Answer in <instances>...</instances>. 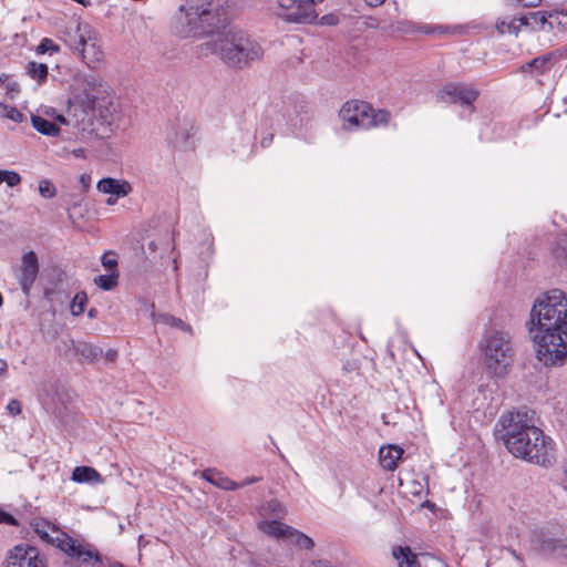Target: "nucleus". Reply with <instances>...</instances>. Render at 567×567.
Wrapping results in <instances>:
<instances>
[{"label": "nucleus", "mask_w": 567, "mask_h": 567, "mask_svg": "<svg viewBox=\"0 0 567 567\" xmlns=\"http://www.w3.org/2000/svg\"><path fill=\"white\" fill-rule=\"evenodd\" d=\"M529 332L537 359L545 367L563 365L567 360V296L553 289L538 297L530 310Z\"/></svg>", "instance_id": "nucleus-1"}, {"label": "nucleus", "mask_w": 567, "mask_h": 567, "mask_svg": "<svg viewBox=\"0 0 567 567\" xmlns=\"http://www.w3.org/2000/svg\"><path fill=\"white\" fill-rule=\"evenodd\" d=\"M499 423L504 430V444L515 457L544 467L551 466L556 462L554 441L529 423L526 413L503 414Z\"/></svg>", "instance_id": "nucleus-2"}, {"label": "nucleus", "mask_w": 567, "mask_h": 567, "mask_svg": "<svg viewBox=\"0 0 567 567\" xmlns=\"http://www.w3.org/2000/svg\"><path fill=\"white\" fill-rule=\"evenodd\" d=\"M206 44L227 66L237 70L248 68L264 55L261 45L247 32L237 28H228L212 35Z\"/></svg>", "instance_id": "nucleus-3"}, {"label": "nucleus", "mask_w": 567, "mask_h": 567, "mask_svg": "<svg viewBox=\"0 0 567 567\" xmlns=\"http://www.w3.org/2000/svg\"><path fill=\"white\" fill-rule=\"evenodd\" d=\"M30 526L42 542L59 548L81 566L103 567L102 556L93 545L70 537L47 519H33Z\"/></svg>", "instance_id": "nucleus-4"}, {"label": "nucleus", "mask_w": 567, "mask_h": 567, "mask_svg": "<svg viewBox=\"0 0 567 567\" xmlns=\"http://www.w3.org/2000/svg\"><path fill=\"white\" fill-rule=\"evenodd\" d=\"M486 371L496 377L504 378L516 357L513 337L508 331L491 329L486 331L480 342Z\"/></svg>", "instance_id": "nucleus-5"}, {"label": "nucleus", "mask_w": 567, "mask_h": 567, "mask_svg": "<svg viewBox=\"0 0 567 567\" xmlns=\"http://www.w3.org/2000/svg\"><path fill=\"white\" fill-rule=\"evenodd\" d=\"M175 30L181 37H199L212 33L221 22L218 10L210 0H187L175 17Z\"/></svg>", "instance_id": "nucleus-6"}, {"label": "nucleus", "mask_w": 567, "mask_h": 567, "mask_svg": "<svg viewBox=\"0 0 567 567\" xmlns=\"http://www.w3.org/2000/svg\"><path fill=\"white\" fill-rule=\"evenodd\" d=\"M339 117L342 123V128L353 132L357 130L386 126L391 120V114L385 110L375 111L367 102L352 100L342 105Z\"/></svg>", "instance_id": "nucleus-7"}, {"label": "nucleus", "mask_w": 567, "mask_h": 567, "mask_svg": "<svg viewBox=\"0 0 567 567\" xmlns=\"http://www.w3.org/2000/svg\"><path fill=\"white\" fill-rule=\"evenodd\" d=\"M95 104V95L89 92L83 96H76L69 103V117H71L73 126L82 133L93 134L96 132Z\"/></svg>", "instance_id": "nucleus-8"}, {"label": "nucleus", "mask_w": 567, "mask_h": 567, "mask_svg": "<svg viewBox=\"0 0 567 567\" xmlns=\"http://www.w3.org/2000/svg\"><path fill=\"white\" fill-rule=\"evenodd\" d=\"M323 0H277L276 14L290 23H312L317 18L316 4Z\"/></svg>", "instance_id": "nucleus-9"}, {"label": "nucleus", "mask_w": 567, "mask_h": 567, "mask_svg": "<svg viewBox=\"0 0 567 567\" xmlns=\"http://www.w3.org/2000/svg\"><path fill=\"white\" fill-rule=\"evenodd\" d=\"M478 95V90L466 83H447L437 92V99L441 102L460 104L471 113L475 111L474 102Z\"/></svg>", "instance_id": "nucleus-10"}, {"label": "nucleus", "mask_w": 567, "mask_h": 567, "mask_svg": "<svg viewBox=\"0 0 567 567\" xmlns=\"http://www.w3.org/2000/svg\"><path fill=\"white\" fill-rule=\"evenodd\" d=\"M4 567H47V563L38 548L19 544L8 551Z\"/></svg>", "instance_id": "nucleus-11"}, {"label": "nucleus", "mask_w": 567, "mask_h": 567, "mask_svg": "<svg viewBox=\"0 0 567 567\" xmlns=\"http://www.w3.org/2000/svg\"><path fill=\"white\" fill-rule=\"evenodd\" d=\"M379 28L391 34V35H396V34H408V33H414L416 31H422L424 33H434V32H440V33H445L447 32L449 28H445V27H421V28H417L413 22L409 21V20H395V21H388V20H382L380 21V25Z\"/></svg>", "instance_id": "nucleus-12"}, {"label": "nucleus", "mask_w": 567, "mask_h": 567, "mask_svg": "<svg viewBox=\"0 0 567 567\" xmlns=\"http://www.w3.org/2000/svg\"><path fill=\"white\" fill-rule=\"evenodd\" d=\"M39 274V260L34 251H28L22 256L20 267L19 284L24 295H29L30 290Z\"/></svg>", "instance_id": "nucleus-13"}, {"label": "nucleus", "mask_w": 567, "mask_h": 567, "mask_svg": "<svg viewBox=\"0 0 567 567\" xmlns=\"http://www.w3.org/2000/svg\"><path fill=\"white\" fill-rule=\"evenodd\" d=\"M79 53L82 54L83 61L87 64L89 68L95 69L103 61L104 53L101 50L97 33L92 29L90 39H85V42L79 50Z\"/></svg>", "instance_id": "nucleus-14"}, {"label": "nucleus", "mask_w": 567, "mask_h": 567, "mask_svg": "<svg viewBox=\"0 0 567 567\" xmlns=\"http://www.w3.org/2000/svg\"><path fill=\"white\" fill-rule=\"evenodd\" d=\"M92 27L87 23L76 22L74 27H71L63 31L62 40L73 51L79 52L85 39H90Z\"/></svg>", "instance_id": "nucleus-15"}, {"label": "nucleus", "mask_w": 567, "mask_h": 567, "mask_svg": "<svg viewBox=\"0 0 567 567\" xmlns=\"http://www.w3.org/2000/svg\"><path fill=\"white\" fill-rule=\"evenodd\" d=\"M543 16L535 12H528L522 17H513L508 19L506 33L518 35V33L523 30L525 31H536L537 24L542 22Z\"/></svg>", "instance_id": "nucleus-16"}, {"label": "nucleus", "mask_w": 567, "mask_h": 567, "mask_svg": "<svg viewBox=\"0 0 567 567\" xmlns=\"http://www.w3.org/2000/svg\"><path fill=\"white\" fill-rule=\"evenodd\" d=\"M543 16V21L537 24V30H566L567 29V11L553 10V11H536Z\"/></svg>", "instance_id": "nucleus-17"}, {"label": "nucleus", "mask_w": 567, "mask_h": 567, "mask_svg": "<svg viewBox=\"0 0 567 567\" xmlns=\"http://www.w3.org/2000/svg\"><path fill=\"white\" fill-rule=\"evenodd\" d=\"M258 528L269 537L284 539L287 542L289 540V537L293 530V527L280 523L277 519L261 520L258 523Z\"/></svg>", "instance_id": "nucleus-18"}, {"label": "nucleus", "mask_w": 567, "mask_h": 567, "mask_svg": "<svg viewBox=\"0 0 567 567\" xmlns=\"http://www.w3.org/2000/svg\"><path fill=\"white\" fill-rule=\"evenodd\" d=\"M535 549L544 555H550L561 551L565 548L561 539L549 536L545 533L536 534L533 539Z\"/></svg>", "instance_id": "nucleus-19"}, {"label": "nucleus", "mask_w": 567, "mask_h": 567, "mask_svg": "<svg viewBox=\"0 0 567 567\" xmlns=\"http://www.w3.org/2000/svg\"><path fill=\"white\" fill-rule=\"evenodd\" d=\"M96 187L101 193L115 195L116 197H124L132 190L128 182L111 177L99 181Z\"/></svg>", "instance_id": "nucleus-20"}, {"label": "nucleus", "mask_w": 567, "mask_h": 567, "mask_svg": "<svg viewBox=\"0 0 567 567\" xmlns=\"http://www.w3.org/2000/svg\"><path fill=\"white\" fill-rule=\"evenodd\" d=\"M403 450L396 445L382 446L379 451L381 466L386 471H394L401 460Z\"/></svg>", "instance_id": "nucleus-21"}, {"label": "nucleus", "mask_w": 567, "mask_h": 567, "mask_svg": "<svg viewBox=\"0 0 567 567\" xmlns=\"http://www.w3.org/2000/svg\"><path fill=\"white\" fill-rule=\"evenodd\" d=\"M95 123L112 124L115 118L116 107L109 99H99L95 96Z\"/></svg>", "instance_id": "nucleus-22"}, {"label": "nucleus", "mask_w": 567, "mask_h": 567, "mask_svg": "<svg viewBox=\"0 0 567 567\" xmlns=\"http://www.w3.org/2000/svg\"><path fill=\"white\" fill-rule=\"evenodd\" d=\"M190 137V127L186 123L177 124L173 126L171 131L167 133V140L175 147L186 150L189 144L188 140Z\"/></svg>", "instance_id": "nucleus-23"}, {"label": "nucleus", "mask_w": 567, "mask_h": 567, "mask_svg": "<svg viewBox=\"0 0 567 567\" xmlns=\"http://www.w3.org/2000/svg\"><path fill=\"white\" fill-rule=\"evenodd\" d=\"M392 556L398 567H421L417 555L409 546H396L392 549Z\"/></svg>", "instance_id": "nucleus-24"}, {"label": "nucleus", "mask_w": 567, "mask_h": 567, "mask_svg": "<svg viewBox=\"0 0 567 567\" xmlns=\"http://www.w3.org/2000/svg\"><path fill=\"white\" fill-rule=\"evenodd\" d=\"M74 351L89 363L99 360L103 353L100 347L83 341H79L74 344Z\"/></svg>", "instance_id": "nucleus-25"}, {"label": "nucleus", "mask_w": 567, "mask_h": 567, "mask_svg": "<svg viewBox=\"0 0 567 567\" xmlns=\"http://www.w3.org/2000/svg\"><path fill=\"white\" fill-rule=\"evenodd\" d=\"M203 477L209 483L225 491H235L238 488L237 483L223 476L221 473L214 470H206L203 472Z\"/></svg>", "instance_id": "nucleus-26"}, {"label": "nucleus", "mask_w": 567, "mask_h": 567, "mask_svg": "<svg viewBox=\"0 0 567 567\" xmlns=\"http://www.w3.org/2000/svg\"><path fill=\"white\" fill-rule=\"evenodd\" d=\"M32 126L41 134L47 136H56L60 133V127L42 116L31 115Z\"/></svg>", "instance_id": "nucleus-27"}, {"label": "nucleus", "mask_w": 567, "mask_h": 567, "mask_svg": "<svg viewBox=\"0 0 567 567\" xmlns=\"http://www.w3.org/2000/svg\"><path fill=\"white\" fill-rule=\"evenodd\" d=\"M72 480L78 483L100 482L101 475L89 466H76L72 473Z\"/></svg>", "instance_id": "nucleus-28"}, {"label": "nucleus", "mask_w": 567, "mask_h": 567, "mask_svg": "<svg viewBox=\"0 0 567 567\" xmlns=\"http://www.w3.org/2000/svg\"><path fill=\"white\" fill-rule=\"evenodd\" d=\"M94 284L102 290L109 291L118 285V271H112L106 275H100L94 278Z\"/></svg>", "instance_id": "nucleus-29"}, {"label": "nucleus", "mask_w": 567, "mask_h": 567, "mask_svg": "<svg viewBox=\"0 0 567 567\" xmlns=\"http://www.w3.org/2000/svg\"><path fill=\"white\" fill-rule=\"evenodd\" d=\"M27 72L33 80L42 83L48 76V66L44 63L29 62L27 64Z\"/></svg>", "instance_id": "nucleus-30"}, {"label": "nucleus", "mask_w": 567, "mask_h": 567, "mask_svg": "<svg viewBox=\"0 0 567 567\" xmlns=\"http://www.w3.org/2000/svg\"><path fill=\"white\" fill-rule=\"evenodd\" d=\"M554 58V53H547L542 56H537L529 62H527L525 65H523V71H528L530 69H535L539 72H544L547 69V65L550 63V61Z\"/></svg>", "instance_id": "nucleus-31"}, {"label": "nucleus", "mask_w": 567, "mask_h": 567, "mask_svg": "<svg viewBox=\"0 0 567 567\" xmlns=\"http://www.w3.org/2000/svg\"><path fill=\"white\" fill-rule=\"evenodd\" d=\"M155 317V321L157 323H164L166 326L176 327L182 330H190L189 326H187L183 320L175 318L168 313H159Z\"/></svg>", "instance_id": "nucleus-32"}, {"label": "nucleus", "mask_w": 567, "mask_h": 567, "mask_svg": "<svg viewBox=\"0 0 567 567\" xmlns=\"http://www.w3.org/2000/svg\"><path fill=\"white\" fill-rule=\"evenodd\" d=\"M288 542L306 549H312L315 546V543L310 537H308L307 535H305L303 533L299 532L296 528H293Z\"/></svg>", "instance_id": "nucleus-33"}, {"label": "nucleus", "mask_w": 567, "mask_h": 567, "mask_svg": "<svg viewBox=\"0 0 567 567\" xmlns=\"http://www.w3.org/2000/svg\"><path fill=\"white\" fill-rule=\"evenodd\" d=\"M87 302V296L84 291L78 292L72 299L70 309L73 316H80L84 312L85 305Z\"/></svg>", "instance_id": "nucleus-34"}, {"label": "nucleus", "mask_w": 567, "mask_h": 567, "mask_svg": "<svg viewBox=\"0 0 567 567\" xmlns=\"http://www.w3.org/2000/svg\"><path fill=\"white\" fill-rule=\"evenodd\" d=\"M265 511L274 516L275 519L284 518L287 514L285 506L277 499H271L267 503Z\"/></svg>", "instance_id": "nucleus-35"}, {"label": "nucleus", "mask_w": 567, "mask_h": 567, "mask_svg": "<svg viewBox=\"0 0 567 567\" xmlns=\"http://www.w3.org/2000/svg\"><path fill=\"white\" fill-rule=\"evenodd\" d=\"M60 51V47L49 38H43L40 42V44L37 47V53L44 54V53H56Z\"/></svg>", "instance_id": "nucleus-36"}, {"label": "nucleus", "mask_w": 567, "mask_h": 567, "mask_svg": "<svg viewBox=\"0 0 567 567\" xmlns=\"http://www.w3.org/2000/svg\"><path fill=\"white\" fill-rule=\"evenodd\" d=\"M39 193L43 198H53L56 195L55 186L49 179L39 182Z\"/></svg>", "instance_id": "nucleus-37"}, {"label": "nucleus", "mask_w": 567, "mask_h": 567, "mask_svg": "<svg viewBox=\"0 0 567 567\" xmlns=\"http://www.w3.org/2000/svg\"><path fill=\"white\" fill-rule=\"evenodd\" d=\"M2 183H7L8 186L14 187L20 184L21 177L17 172L2 171Z\"/></svg>", "instance_id": "nucleus-38"}, {"label": "nucleus", "mask_w": 567, "mask_h": 567, "mask_svg": "<svg viewBox=\"0 0 567 567\" xmlns=\"http://www.w3.org/2000/svg\"><path fill=\"white\" fill-rule=\"evenodd\" d=\"M102 265L110 272L117 271V269H116L117 260H116L115 255L113 252H105L102 256Z\"/></svg>", "instance_id": "nucleus-39"}, {"label": "nucleus", "mask_w": 567, "mask_h": 567, "mask_svg": "<svg viewBox=\"0 0 567 567\" xmlns=\"http://www.w3.org/2000/svg\"><path fill=\"white\" fill-rule=\"evenodd\" d=\"M4 110V116L16 123H20L23 120V114L13 106H3Z\"/></svg>", "instance_id": "nucleus-40"}, {"label": "nucleus", "mask_w": 567, "mask_h": 567, "mask_svg": "<svg viewBox=\"0 0 567 567\" xmlns=\"http://www.w3.org/2000/svg\"><path fill=\"white\" fill-rule=\"evenodd\" d=\"M84 83H85L86 89L92 92H94L97 86L102 85L101 81L93 75L85 76Z\"/></svg>", "instance_id": "nucleus-41"}, {"label": "nucleus", "mask_w": 567, "mask_h": 567, "mask_svg": "<svg viewBox=\"0 0 567 567\" xmlns=\"http://www.w3.org/2000/svg\"><path fill=\"white\" fill-rule=\"evenodd\" d=\"M0 524L17 526L18 522L12 515L0 509Z\"/></svg>", "instance_id": "nucleus-42"}, {"label": "nucleus", "mask_w": 567, "mask_h": 567, "mask_svg": "<svg viewBox=\"0 0 567 567\" xmlns=\"http://www.w3.org/2000/svg\"><path fill=\"white\" fill-rule=\"evenodd\" d=\"M7 410L10 414L17 415L21 412V404L18 400H11L7 405Z\"/></svg>", "instance_id": "nucleus-43"}, {"label": "nucleus", "mask_w": 567, "mask_h": 567, "mask_svg": "<svg viewBox=\"0 0 567 567\" xmlns=\"http://www.w3.org/2000/svg\"><path fill=\"white\" fill-rule=\"evenodd\" d=\"M507 23H508L507 19L497 20L495 27L499 34L506 33Z\"/></svg>", "instance_id": "nucleus-44"}, {"label": "nucleus", "mask_w": 567, "mask_h": 567, "mask_svg": "<svg viewBox=\"0 0 567 567\" xmlns=\"http://www.w3.org/2000/svg\"><path fill=\"white\" fill-rule=\"evenodd\" d=\"M258 481H260V477L251 476V477H247V478H245V480H244L241 483H239V484L237 483V485H238V488H239V487H244V486L249 485V484H254V483H256V482H258Z\"/></svg>", "instance_id": "nucleus-45"}, {"label": "nucleus", "mask_w": 567, "mask_h": 567, "mask_svg": "<svg viewBox=\"0 0 567 567\" xmlns=\"http://www.w3.org/2000/svg\"><path fill=\"white\" fill-rule=\"evenodd\" d=\"M274 141V134L269 133L266 136H264L260 141L261 147H268Z\"/></svg>", "instance_id": "nucleus-46"}, {"label": "nucleus", "mask_w": 567, "mask_h": 567, "mask_svg": "<svg viewBox=\"0 0 567 567\" xmlns=\"http://www.w3.org/2000/svg\"><path fill=\"white\" fill-rule=\"evenodd\" d=\"M80 182L83 185V188L87 189L90 187L91 177L87 175H81Z\"/></svg>", "instance_id": "nucleus-47"}, {"label": "nucleus", "mask_w": 567, "mask_h": 567, "mask_svg": "<svg viewBox=\"0 0 567 567\" xmlns=\"http://www.w3.org/2000/svg\"><path fill=\"white\" fill-rule=\"evenodd\" d=\"M385 0H364V2L372 8L381 6Z\"/></svg>", "instance_id": "nucleus-48"}, {"label": "nucleus", "mask_w": 567, "mask_h": 567, "mask_svg": "<svg viewBox=\"0 0 567 567\" xmlns=\"http://www.w3.org/2000/svg\"><path fill=\"white\" fill-rule=\"evenodd\" d=\"M312 567H332L328 560H318L312 564Z\"/></svg>", "instance_id": "nucleus-49"}, {"label": "nucleus", "mask_w": 567, "mask_h": 567, "mask_svg": "<svg viewBox=\"0 0 567 567\" xmlns=\"http://www.w3.org/2000/svg\"><path fill=\"white\" fill-rule=\"evenodd\" d=\"M55 121H56V122H59V123H61V124H70V123H72L71 118H70V120H68V118H66L65 116H63V115H56Z\"/></svg>", "instance_id": "nucleus-50"}, {"label": "nucleus", "mask_w": 567, "mask_h": 567, "mask_svg": "<svg viewBox=\"0 0 567 567\" xmlns=\"http://www.w3.org/2000/svg\"><path fill=\"white\" fill-rule=\"evenodd\" d=\"M105 355H106L107 360L114 361L116 355H117V353L114 350H109Z\"/></svg>", "instance_id": "nucleus-51"}, {"label": "nucleus", "mask_w": 567, "mask_h": 567, "mask_svg": "<svg viewBox=\"0 0 567 567\" xmlns=\"http://www.w3.org/2000/svg\"><path fill=\"white\" fill-rule=\"evenodd\" d=\"M8 369V364L3 359H0V374H3Z\"/></svg>", "instance_id": "nucleus-52"}, {"label": "nucleus", "mask_w": 567, "mask_h": 567, "mask_svg": "<svg viewBox=\"0 0 567 567\" xmlns=\"http://www.w3.org/2000/svg\"><path fill=\"white\" fill-rule=\"evenodd\" d=\"M563 481H564V483L567 486V461L565 462V465H564V477H563Z\"/></svg>", "instance_id": "nucleus-53"}, {"label": "nucleus", "mask_w": 567, "mask_h": 567, "mask_svg": "<svg viewBox=\"0 0 567 567\" xmlns=\"http://www.w3.org/2000/svg\"><path fill=\"white\" fill-rule=\"evenodd\" d=\"M73 153L75 156H80L83 153V150L79 148V150H75Z\"/></svg>", "instance_id": "nucleus-54"}, {"label": "nucleus", "mask_w": 567, "mask_h": 567, "mask_svg": "<svg viewBox=\"0 0 567 567\" xmlns=\"http://www.w3.org/2000/svg\"><path fill=\"white\" fill-rule=\"evenodd\" d=\"M95 311H96L95 309H91V310L89 311V317H90V318H93V317L95 316Z\"/></svg>", "instance_id": "nucleus-55"}, {"label": "nucleus", "mask_w": 567, "mask_h": 567, "mask_svg": "<svg viewBox=\"0 0 567 567\" xmlns=\"http://www.w3.org/2000/svg\"><path fill=\"white\" fill-rule=\"evenodd\" d=\"M111 567H125L124 565L120 564V563H114L112 564Z\"/></svg>", "instance_id": "nucleus-56"}, {"label": "nucleus", "mask_w": 567, "mask_h": 567, "mask_svg": "<svg viewBox=\"0 0 567 567\" xmlns=\"http://www.w3.org/2000/svg\"><path fill=\"white\" fill-rule=\"evenodd\" d=\"M241 138H245L247 141H250V136L248 134H241Z\"/></svg>", "instance_id": "nucleus-57"}, {"label": "nucleus", "mask_w": 567, "mask_h": 567, "mask_svg": "<svg viewBox=\"0 0 567 567\" xmlns=\"http://www.w3.org/2000/svg\"><path fill=\"white\" fill-rule=\"evenodd\" d=\"M106 203H107L109 205H113V204H115V199L109 198V199L106 200Z\"/></svg>", "instance_id": "nucleus-58"}, {"label": "nucleus", "mask_w": 567, "mask_h": 567, "mask_svg": "<svg viewBox=\"0 0 567 567\" xmlns=\"http://www.w3.org/2000/svg\"><path fill=\"white\" fill-rule=\"evenodd\" d=\"M528 6H530V7H536V6H537V2H536V1H530V2L528 3Z\"/></svg>", "instance_id": "nucleus-59"}, {"label": "nucleus", "mask_w": 567, "mask_h": 567, "mask_svg": "<svg viewBox=\"0 0 567 567\" xmlns=\"http://www.w3.org/2000/svg\"><path fill=\"white\" fill-rule=\"evenodd\" d=\"M174 267H175V269H177V260L176 259H174Z\"/></svg>", "instance_id": "nucleus-60"}, {"label": "nucleus", "mask_w": 567, "mask_h": 567, "mask_svg": "<svg viewBox=\"0 0 567 567\" xmlns=\"http://www.w3.org/2000/svg\"><path fill=\"white\" fill-rule=\"evenodd\" d=\"M0 178H2V171H0ZM2 183V179H0V184Z\"/></svg>", "instance_id": "nucleus-61"}, {"label": "nucleus", "mask_w": 567, "mask_h": 567, "mask_svg": "<svg viewBox=\"0 0 567 567\" xmlns=\"http://www.w3.org/2000/svg\"><path fill=\"white\" fill-rule=\"evenodd\" d=\"M565 260L567 261V258H565Z\"/></svg>", "instance_id": "nucleus-62"}]
</instances>
